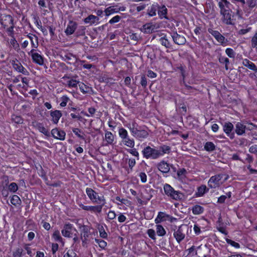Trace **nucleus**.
I'll list each match as a JSON object with an SVG mask.
<instances>
[{
    "mask_svg": "<svg viewBox=\"0 0 257 257\" xmlns=\"http://www.w3.org/2000/svg\"><path fill=\"white\" fill-rule=\"evenodd\" d=\"M118 135L121 139L122 144L131 148H133L135 146V141L133 139H131L129 136L127 131L123 128H119L118 130Z\"/></svg>",
    "mask_w": 257,
    "mask_h": 257,
    "instance_id": "nucleus-1",
    "label": "nucleus"
},
{
    "mask_svg": "<svg viewBox=\"0 0 257 257\" xmlns=\"http://www.w3.org/2000/svg\"><path fill=\"white\" fill-rule=\"evenodd\" d=\"M164 190L165 194L174 200H181L183 197V194L180 192L175 190L169 184H165Z\"/></svg>",
    "mask_w": 257,
    "mask_h": 257,
    "instance_id": "nucleus-2",
    "label": "nucleus"
},
{
    "mask_svg": "<svg viewBox=\"0 0 257 257\" xmlns=\"http://www.w3.org/2000/svg\"><path fill=\"white\" fill-rule=\"evenodd\" d=\"M86 192L89 198L93 202L97 204H104L105 199L103 196H99L98 193L90 188H87Z\"/></svg>",
    "mask_w": 257,
    "mask_h": 257,
    "instance_id": "nucleus-3",
    "label": "nucleus"
},
{
    "mask_svg": "<svg viewBox=\"0 0 257 257\" xmlns=\"http://www.w3.org/2000/svg\"><path fill=\"white\" fill-rule=\"evenodd\" d=\"M144 157L146 159H157L159 158L160 154L157 149L152 148L150 146L145 148L142 151Z\"/></svg>",
    "mask_w": 257,
    "mask_h": 257,
    "instance_id": "nucleus-4",
    "label": "nucleus"
},
{
    "mask_svg": "<svg viewBox=\"0 0 257 257\" xmlns=\"http://www.w3.org/2000/svg\"><path fill=\"white\" fill-rule=\"evenodd\" d=\"M223 175L222 174H220L211 177L208 181V187L210 188H216L220 187L223 183L221 181Z\"/></svg>",
    "mask_w": 257,
    "mask_h": 257,
    "instance_id": "nucleus-5",
    "label": "nucleus"
},
{
    "mask_svg": "<svg viewBox=\"0 0 257 257\" xmlns=\"http://www.w3.org/2000/svg\"><path fill=\"white\" fill-rule=\"evenodd\" d=\"M222 16V20L226 25H234V15L231 9L220 12Z\"/></svg>",
    "mask_w": 257,
    "mask_h": 257,
    "instance_id": "nucleus-6",
    "label": "nucleus"
},
{
    "mask_svg": "<svg viewBox=\"0 0 257 257\" xmlns=\"http://www.w3.org/2000/svg\"><path fill=\"white\" fill-rule=\"evenodd\" d=\"M74 232H77L75 228L71 224L68 223L64 225L61 230L63 236L66 237H72Z\"/></svg>",
    "mask_w": 257,
    "mask_h": 257,
    "instance_id": "nucleus-7",
    "label": "nucleus"
},
{
    "mask_svg": "<svg viewBox=\"0 0 257 257\" xmlns=\"http://www.w3.org/2000/svg\"><path fill=\"white\" fill-rule=\"evenodd\" d=\"M208 31L222 45H224L226 43L227 40L218 31L213 30L212 29H208Z\"/></svg>",
    "mask_w": 257,
    "mask_h": 257,
    "instance_id": "nucleus-8",
    "label": "nucleus"
},
{
    "mask_svg": "<svg viewBox=\"0 0 257 257\" xmlns=\"http://www.w3.org/2000/svg\"><path fill=\"white\" fill-rule=\"evenodd\" d=\"M36 50L33 49L29 53L32 58L33 61L39 65H42L44 63V60L43 57L39 53L35 52Z\"/></svg>",
    "mask_w": 257,
    "mask_h": 257,
    "instance_id": "nucleus-9",
    "label": "nucleus"
},
{
    "mask_svg": "<svg viewBox=\"0 0 257 257\" xmlns=\"http://www.w3.org/2000/svg\"><path fill=\"white\" fill-rule=\"evenodd\" d=\"M104 204H101L97 206H85L82 204L79 205V206L83 210L86 211H90L94 213H100L102 208V206Z\"/></svg>",
    "mask_w": 257,
    "mask_h": 257,
    "instance_id": "nucleus-10",
    "label": "nucleus"
},
{
    "mask_svg": "<svg viewBox=\"0 0 257 257\" xmlns=\"http://www.w3.org/2000/svg\"><path fill=\"white\" fill-rule=\"evenodd\" d=\"M77 27V24L73 21H70L65 30V33L67 36L73 34Z\"/></svg>",
    "mask_w": 257,
    "mask_h": 257,
    "instance_id": "nucleus-11",
    "label": "nucleus"
},
{
    "mask_svg": "<svg viewBox=\"0 0 257 257\" xmlns=\"http://www.w3.org/2000/svg\"><path fill=\"white\" fill-rule=\"evenodd\" d=\"M1 25L5 28L8 27L13 24V19L10 15H3L0 20Z\"/></svg>",
    "mask_w": 257,
    "mask_h": 257,
    "instance_id": "nucleus-12",
    "label": "nucleus"
},
{
    "mask_svg": "<svg viewBox=\"0 0 257 257\" xmlns=\"http://www.w3.org/2000/svg\"><path fill=\"white\" fill-rule=\"evenodd\" d=\"M52 136L60 140H64L65 138V132L62 130L58 128H54L51 131Z\"/></svg>",
    "mask_w": 257,
    "mask_h": 257,
    "instance_id": "nucleus-13",
    "label": "nucleus"
},
{
    "mask_svg": "<svg viewBox=\"0 0 257 257\" xmlns=\"http://www.w3.org/2000/svg\"><path fill=\"white\" fill-rule=\"evenodd\" d=\"M156 29L155 24L149 23L144 25L141 28V31L144 33L150 34L153 33Z\"/></svg>",
    "mask_w": 257,
    "mask_h": 257,
    "instance_id": "nucleus-14",
    "label": "nucleus"
},
{
    "mask_svg": "<svg viewBox=\"0 0 257 257\" xmlns=\"http://www.w3.org/2000/svg\"><path fill=\"white\" fill-rule=\"evenodd\" d=\"M63 79L65 81V84L66 86L69 88H76L77 87L78 84L79 83V81L73 79H71L68 77H63Z\"/></svg>",
    "mask_w": 257,
    "mask_h": 257,
    "instance_id": "nucleus-15",
    "label": "nucleus"
},
{
    "mask_svg": "<svg viewBox=\"0 0 257 257\" xmlns=\"http://www.w3.org/2000/svg\"><path fill=\"white\" fill-rule=\"evenodd\" d=\"M220 9V13L230 9V3L227 0H215Z\"/></svg>",
    "mask_w": 257,
    "mask_h": 257,
    "instance_id": "nucleus-16",
    "label": "nucleus"
},
{
    "mask_svg": "<svg viewBox=\"0 0 257 257\" xmlns=\"http://www.w3.org/2000/svg\"><path fill=\"white\" fill-rule=\"evenodd\" d=\"M50 115L52 117V121L55 124H57L60 117L62 116V113L60 110H56L51 111Z\"/></svg>",
    "mask_w": 257,
    "mask_h": 257,
    "instance_id": "nucleus-17",
    "label": "nucleus"
},
{
    "mask_svg": "<svg viewBox=\"0 0 257 257\" xmlns=\"http://www.w3.org/2000/svg\"><path fill=\"white\" fill-rule=\"evenodd\" d=\"M172 38L174 42L178 45H183L186 42V39L182 35H179L177 33H174L172 35Z\"/></svg>",
    "mask_w": 257,
    "mask_h": 257,
    "instance_id": "nucleus-18",
    "label": "nucleus"
},
{
    "mask_svg": "<svg viewBox=\"0 0 257 257\" xmlns=\"http://www.w3.org/2000/svg\"><path fill=\"white\" fill-rule=\"evenodd\" d=\"M13 67L15 70L19 72H21L24 74H27L28 73L27 70L18 61L13 62Z\"/></svg>",
    "mask_w": 257,
    "mask_h": 257,
    "instance_id": "nucleus-19",
    "label": "nucleus"
},
{
    "mask_svg": "<svg viewBox=\"0 0 257 257\" xmlns=\"http://www.w3.org/2000/svg\"><path fill=\"white\" fill-rule=\"evenodd\" d=\"M99 18L97 16L93 15H90L84 20V22L85 24H88L90 25H92L95 23H97L99 21Z\"/></svg>",
    "mask_w": 257,
    "mask_h": 257,
    "instance_id": "nucleus-20",
    "label": "nucleus"
},
{
    "mask_svg": "<svg viewBox=\"0 0 257 257\" xmlns=\"http://www.w3.org/2000/svg\"><path fill=\"white\" fill-rule=\"evenodd\" d=\"M246 126L240 122L235 124V132L237 135L240 136L245 133Z\"/></svg>",
    "mask_w": 257,
    "mask_h": 257,
    "instance_id": "nucleus-21",
    "label": "nucleus"
},
{
    "mask_svg": "<svg viewBox=\"0 0 257 257\" xmlns=\"http://www.w3.org/2000/svg\"><path fill=\"white\" fill-rule=\"evenodd\" d=\"M242 63L243 66L248 68L250 70H251L255 72H257V67L253 62L249 61V60L244 59L242 60Z\"/></svg>",
    "mask_w": 257,
    "mask_h": 257,
    "instance_id": "nucleus-22",
    "label": "nucleus"
},
{
    "mask_svg": "<svg viewBox=\"0 0 257 257\" xmlns=\"http://www.w3.org/2000/svg\"><path fill=\"white\" fill-rule=\"evenodd\" d=\"M158 169L164 173H167L170 171L169 165L165 161H162L158 165Z\"/></svg>",
    "mask_w": 257,
    "mask_h": 257,
    "instance_id": "nucleus-23",
    "label": "nucleus"
},
{
    "mask_svg": "<svg viewBox=\"0 0 257 257\" xmlns=\"http://www.w3.org/2000/svg\"><path fill=\"white\" fill-rule=\"evenodd\" d=\"M167 9L165 6H163L162 7L159 6V9H158V14L159 16V18L161 19H168L167 16Z\"/></svg>",
    "mask_w": 257,
    "mask_h": 257,
    "instance_id": "nucleus-24",
    "label": "nucleus"
},
{
    "mask_svg": "<svg viewBox=\"0 0 257 257\" xmlns=\"http://www.w3.org/2000/svg\"><path fill=\"white\" fill-rule=\"evenodd\" d=\"M27 37L31 41L32 47L34 48H37L39 45L38 37L32 34H29L27 35Z\"/></svg>",
    "mask_w": 257,
    "mask_h": 257,
    "instance_id": "nucleus-25",
    "label": "nucleus"
},
{
    "mask_svg": "<svg viewBox=\"0 0 257 257\" xmlns=\"http://www.w3.org/2000/svg\"><path fill=\"white\" fill-rule=\"evenodd\" d=\"M173 235L178 243L185 238V234L182 232V231L180 228H179L177 230L174 231Z\"/></svg>",
    "mask_w": 257,
    "mask_h": 257,
    "instance_id": "nucleus-26",
    "label": "nucleus"
},
{
    "mask_svg": "<svg viewBox=\"0 0 257 257\" xmlns=\"http://www.w3.org/2000/svg\"><path fill=\"white\" fill-rule=\"evenodd\" d=\"M208 190L209 189L207 188L205 185H202L198 187L197 191L195 194L196 196L197 197L203 196L206 192L208 191Z\"/></svg>",
    "mask_w": 257,
    "mask_h": 257,
    "instance_id": "nucleus-27",
    "label": "nucleus"
},
{
    "mask_svg": "<svg viewBox=\"0 0 257 257\" xmlns=\"http://www.w3.org/2000/svg\"><path fill=\"white\" fill-rule=\"evenodd\" d=\"M35 127L41 133L44 134L45 136H49V132L41 123L37 122L35 125Z\"/></svg>",
    "mask_w": 257,
    "mask_h": 257,
    "instance_id": "nucleus-28",
    "label": "nucleus"
},
{
    "mask_svg": "<svg viewBox=\"0 0 257 257\" xmlns=\"http://www.w3.org/2000/svg\"><path fill=\"white\" fill-rule=\"evenodd\" d=\"M148 136L149 133L146 130L140 129L135 138L141 140L147 138Z\"/></svg>",
    "mask_w": 257,
    "mask_h": 257,
    "instance_id": "nucleus-29",
    "label": "nucleus"
},
{
    "mask_svg": "<svg viewBox=\"0 0 257 257\" xmlns=\"http://www.w3.org/2000/svg\"><path fill=\"white\" fill-rule=\"evenodd\" d=\"M233 128V124L229 122H225L223 125V131L228 135V136H229V135L231 132L232 131Z\"/></svg>",
    "mask_w": 257,
    "mask_h": 257,
    "instance_id": "nucleus-30",
    "label": "nucleus"
},
{
    "mask_svg": "<svg viewBox=\"0 0 257 257\" xmlns=\"http://www.w3.org/2000/svg\"><path fill=\"white\" fill-rule=\"evenodd\" d=\"M170 151V148L168 146H161L159 150H158V152L160 154L159 155V157L163 156L165 154H169Z\"/></svg>",
    "mask_w": 257,
    "mask_h": 257,
    "instance_id": "nucleus-31",
    "label": "nucleus"
},
{
    "mask_svg": "<svg viewBox=\"0 0 257 257\" xmlns=\"http://www.w3.org/2000/svg\"><path fill=\"white\" fill-rule=\"evenodd\" d=\"M159 9V6L158 5H153L148 10V15L151 16H155L156 15V12Z\"/></svg>",
    "mask_w": 257,
    "mask_h": 257,
    "instance_id": "nucleus-32",
    "label": "nucleus"
},
{
    "mask_svg": "<svg viewBox=\"0 0 257 257\" xmlns=\"http://www.w3.org/2000/svg\"><path fill=\"white\" fill-rule=\"evenodd\" d=\"M73 133L77 136L80 139L84 140L85 139V135L83 132H82L81 130L78 128H72Z\"/></svg>",
    "mask_w": 257,
    "mask_h": 257,
    "instance_id": "nucleus-33",
    "label": "nucleus"
},
{
    "mask_svg": "<svg viewBox=\"0 0 257 257\" xmlns=\"http://www.w3.org/2000/svg\"><path fill=\"white\" fill-rule=\"evenodd\" d=\"M81 237H84V239H86L88 237V233L89 232V228L86 225H83L81 227Z\"/></svg>",
    "mask_w": 257,
    "mask_h": 257,
    "instance_id": "nucleus-34",
    "label": "nucleus"
},
{
    "mask_svg": "<svg viewBox=\"0 0 257 257\" xmlns=\"http://www.w3.org/2000/svg\"><path fill=\"white\" fill-rule=\"evenodd\" d=\"M203 208L198 205H196L192 208V212L195 215L201 214L203 212Z\"/></svg>",
    "mask_w": 257,
    "mask_h": 257,
    "instance_id": "nucleus-35",
    "label": "nucleus"
},
{
    "mask_svg": "<svg viewBox=\"0 0 257 257\" xmlns=\"http://www.w3.org/2000/svg\"><path fill=\"white\" fill-rule=\"evenodd\" d=\"M105 139L109 144H111L114 141V136L110 132H106L105 134Z\"/></svg>",
    "mask_w": 257,
    "mask_h": 257,
    "instance_id": "nucleus-36",
    "label": "nucleus"
},
{
    "mask_svg": "<svg viewBox=\"0 0 257 257\" xmlns=\"http://www.w3.org/2000/svg\"><path fill=\"white\" fill-rule=\"evenodd\" d=\"M106 16H109L111 14L117 13V8H115L113 6H110L106 8L104 10Z\"/></svg>",
    "mask_w": 257,
    "mask_h": 257,
    "instance_id": "nucleus-37",
    "label": "nucleus"
},
{
    "mask_svg": "<svg viewBox=\"0 0 257 257\" xmlns=\"http://www.w3.org/2000/svg\"><path fill=\"white\" fill-rule=\"evenodd\" d=\"M11 202L14 205L17 206L21 204V200L18 195H13L11 198Z\"/></svg>",
    "mask_w": 257,
    "mask_h": 257,
    "instance_id": "nucleus-38",
    "label": "nucleus"
},
{
    "mask_svg": "<svg viewBox=\"0 0 257 257\" xmlns=\"http://www.w3.org/2000/svg\"><path fill=\"white\" fill-rule=\"evenodd\" d=\"M137 126V124L134 122L132 124V126H130L129 127V129L132 133V135L134 137H136V136L138 134V133L140 130V129H138Z\"/></svg>",
    "mask_w": 257,
    "mask_h": 257,
    "instance_id": "nucleus-39",
    "label": "nucleus"
},
{
    "mask_svg": "<svg viewBox=\"0 0 257 257\" xmlns=\"http://www.w3.org/2000/svg\"><path fill=\"white\" fill-rule=\"evenodd\" d=\"M52 238L54 239L55 241L62 242L63 243V239L61 236L60 232L58 230H56L54 231L52 235Z\"/></svg>",
    "mask_w": 257,
    "mask_h": 257,
    "instance_id": "nucleus-40",
    "label": "nucleus"
},
{
    "mask_svg": "<svg viewBox=\"0 0 257 257\" xmlns=\"http://www.w3.org/2000/svg\"><path fill=\"white\" fill-rule=\"evenodd\" d=\"M159 42L163 46H165L166 48H169L170 47V42L167 39L166 36L160 38Z\"/></svg>",
    "mask_w": 257,
    "mask_h": 257,
    "instance_id": "nucleus-41",
    "label": "nucleus"
},
{
    "mask_svg": "<svg viewBox=\"0 0 257 257\" xmlns=\"http://www.w3.org/2000/svg\"><path fill=\"white\" fill-rule=\"evenodd\" d=\"M156 231L158 235L162 236L166 234V231L164 227L161 225H156Z\"/></svg>",
    "mask_w": 257,
    "mask_h": 257,
    "instance_id": "nucleus-42",
    "label": "nucleus"
},
{
    "mask_svg": "<svg viewBox=\"0 0 257 257\" xmlns=\"http://www.w3.org/2000/svg\"><path fill=\"white\" fill-rule=\"evenodd\" d=\"M177 176L180 179H184L186 177L187 174V171L184 168H181L177 171Z\"/></svg>",
    "mask_w": 257,
    "mask_h": 257,
    "instance_id": "nucleus-43",
    "label": "nucleus"
},
{
    "mask_svg": "<svg viewBox=\"0 0 257 257\" xmlns=\"http://www.w3.org/2000/svg\"><path fill=\"white\" fill-rule=\"evenodd\" d=\"M8 190H9V191H10L12 193H15L18 190V186L16 183L13 182V183H11L8 186Z\"/></svg>",
    "mask_w": 257,
    "mask_h": 257,
    "instance_id": "nucleus-44",
    "label": "nucleus"
},
{
    "mask_svg": "<svg viewBox=\"0 0 257 257\" xmlns=\"http://www.w3.org/2000/svg\"><path fill=\"white\" fill-rule=\"evenodd\" d=\"M204 148L207 151H212L215 149V145L213 143L208 142L205 144Z\"/></svg>",
    "mask_w": 257,
    "mask_h": 257,
    "instance_id": "nucleus-45",
    "label": "nucleus"
},
{
    "mask_svg": "<svg viewBox=\"0 0 257 257\" xmlns=\"http://www.w3.org/2000/svg\"><path fill=\"white\" fill-rule=\"evenodd\" d=\"M80 90L83 93H87L89 91V88L87 87L83 83H80L78 84Z\"/></svg>",
    "mask_w": 257,
    "mask_h": 257,
    "instance_id": "nucleus-46",
    "label": "nucleus"
},
{
    "mask_svg": "<svg viewBox=\"0 0 257 257\" xmlns=\"http://www.w3.org/2000/svg\"><path fill=\"white\" fill-rule=\"evenodd\" d=\"M12 119L14 122L17 124H22L23 122V119L20 116L13 115Z\"/></svg>",
    "mask_w": 257,
    "mask_h": 257,
    "instance_id": "nucleus-47",
    "label": "nucleus"
},
{
    "mask_svg": "<svg viewBox=\"0 0 257 257\" xmlns=\"http://www.w3.org/2000/svg\"><path fill=\"white\" fill-rule=\"evenodd\" d=\"M219 61L220 63L225 64V69H228L227 65L229 63V59L225 57L220 56L219 58Z\"/></svg>",
    "mask_w": 257,
    "mask_h": 257,
    "instance_id": "nucleus-48",
    "label": "nucleus"
},
{
    "mask_svg": "<svg viewBox=\"0 0 257 257\" xmlns=\"http://www.w3.org/2000/svg\"><path fill=\"white\" fill-rule=\"evenodd\" d=\"M165 214L163 212H159L157 218H156L155 219V222L156 223H159L160 222H161L164 218H165Z\"/></svg>",
    "mask_w": 257,
    "mask_h": 257,
    "instance_id": "nucleus-49",
    "label": "nucleus"
},
{
    "mask_svg": "<svg viewBox=\"0 0 257 257\" xmlns=\"http://www.w3.org/2000/svg\"><path fill=\"white\" fill-rule=\"evenodd\" d=\"M23 252V249L22 248H18L13 252L14 257H21Z\"/></svg>",
    "mask_w": 257,
    "mask_h": 257,
    "instance_id": "nucleus-50",
    "label": "nucleus"
},
{
    "mask_svg": "<svg viewBox=\"0 0 257 257\" xmlns=\"http://www.w3.org/2000/svg\"><path fill=\"white\" fill-rule=\"evenodd\" d=\"M226 241L228 244H230L231 245H232V246H233L235 248H238L240 247V245L238 243L230 239L227 238V239H226Z\"/></svg>",
    "mask_w": 257,
    "mask_h": 257,
    "instance_id": "nucleus-51",
    "label": "nucleus"
},
{
    "mask_svg": "<svg viewBox=\"0 0 257 257\" xmlns=\"http://www.w3.org/2000/svg\"><path fill=\"white\" fill-rule=\"evenodd\" d=\"M225 53L230 58H234L235 57V53L233 49L231 48H227L225 50Z\"/></svg>",
    "mask_w": 257,
    "mask_h": 257,
    "instance_id": "nucleus-52",
    "label": "nucleus"
},
{
    "mask_svg": "<svg viewBox=\"0 0 257 257\" xmlns=\"http://www.w3.org/2000/svg\"><path fill=\"white\" fill-rule=\"evenodd\" d=\"M95 241L98 244L99 246L102 248H104L105 247V246H106L107 243L103 240L95 239Z\"/></svg>",
    "mask_w": 257,
    "mask_h": 257,
    "instance_id": "nucleus-53",
    "label": "nucleus"
},
{
    "mask_svg": "<svg viewBox=\"0 0 257 257\" xmlns=\"http://www.w3.org/2000/svg\"><path fill=\"white\" fill-rule=\"evenodd\" d=\"M61 100L62 102L60 103V105L62 107H64L66 105L69 100V98L66 96H63L61 97Z\"/></svg>",
    "mask_w": 257,
    "mask_h": 257,
    "instance_id": "nucleus-54",
    "label": "nucleus"
},
{
    "mask_svg": "<svg viewBox=\"0 0 257 257\" xmlns=\"http://www.w3.org/2000/svg\"><path fill=\"white\" fill-rule=\"evenodd\" d=\"M12 37L13 38L10 40V43L15 49H17L19 47V44L14 36H12Z\"/></svg>",
    "mask_w": 257,
    "mask_h": 257,
    "instance_id": "nucleus-55",
    "label": "nucleus"
},
{
    "mask_svg": "<svg viewBox=\"0 0 257 257\" xmlns=\"http://www.w3.org/2000/svg\"><path fill=\"white\" fill-rule=\"evenodd\" d=\"M76 253L72 249L69 250L64 255L63 257H76Z\"/></svg>",
    "mask_w": 257,
    "mask_h": 257,
    "instance_id": "nucleus-56",
    "label": "nucleus"
},
{
    "mask_svg": "<svg viewBox=\"0 0 257 257\" xmlns=\"http://www.w3.org/2000/svg\"><path fill=\"white\" fill-rule=\"evenodd\" d=\"M257 45V32L253 36L251 40V46L252 48H254Z\"/></svg>",
    "mask_w": 257,
    "mask_h": 257,
    "instance_id": "nucleus-57",
    "label": "nucleus"
},
{
    "mask_svg": "<svg viewBox=\"0 0 257 257\" xmlns=\"http://www.w3.org/2000/svg\"><path fill=\"white\" fill-rule=\"evenodd\" d=\"M116 217V214L113 211H109L107 215V219L108 220H112Z\"/></svg>",
    "mask_w": 257,
    "mask_h": 257,
    "instance_id": "nucleus-58",
    "label": "nucleus"
},
{
    "mask_svg": "<svg viewBox=\"0 0 257 257\" xmlns=\"http://www.w3.org/2000/svg\"><path fill=\"white\" fill-rule=\"evenodd\" d=\"M147 233L149 236L153 239H155V231L153 229H149L147 231Z\"/></svg>",
    "mask_w": 257,
    "mask_h": 257,
    "instance_id": "nucleus-59",
    "label": "nucleus"
},
{
    "mask_svg": "<svg viewBox=\"0 0 257 257\" xmlns=\"http://www.w3.org/2000/svg\"><path fill=\"white\" fill-rule=\"evenodd\" d=\"M99 232L100 237H101L103 238H105L107 237V233L105 231L103 227L101 226L100 228H99Z\"/></svg>",
    "mask_w": 257,
    "mask_h": 257,
    "instance_id": "nucleus-60",
    "label": "nucleus"
},
{
    "mask_svg": "<svg viewBox=\"0 0 257 257\" xmlns=\"http://www.w3.org/2000/svg\"><path fill=\"white\" fill-rule=\"evenodd\" d=\"M121 17L119 16H115L113 17L111 19H110L109 21V23L111 24H114L115 23H117L120 20Z\"/></svg>",
    "mask_w": 257,
    "mask_h": 257,
    "instance_id": "nucleus-61",
    "label": "nucleus"
},
{
    "mask_svg": "<svg viewBox=\"0 0 257 257\" xmlns=\"http://www.w3.org/2000/svg\"><path fill=\"white\" fill-rule=\"evenodd\" d=\"M9 191L8 189H7L6 187H4L1 191L2 196L4 197H7L9 194Z\"/></svg>",
    "mask_w": 257,
    "mask_h": 257,
    "instance_id": "nucleus-62",
    "label": "nucleus"
},
{
    "mask_svg": "<svg viewBox=\"0 0 257 257\" xmlns=\"http://www.w3.org/2000/svg\"><path fill=\"white\" fill-rule=\"evenodd\" d=\"M246 3L250 8H253L256 6V1L255 0H247Z\"/></svg>",
    "mask_w": 257,
    "mask_h": 257,
    "instance_id": "nucleus-63",
    "label": "nucleus"
},
{
    "mask_svg": "<svg viewBox=\"0 0 257 257\" xmlns=\"http://www.w3.org/2000/svg\"><path fill=\"white\" fill-rule=\"evenodd\" d=\"M249 152L252 154H257V145L251 146L249 149Z\"/></svg>",
    "mask_w": 257,
    "mask_h": 257,
    "instance_id": "nucleus-64",
    "label": "nucleus"
}]
</instances>
